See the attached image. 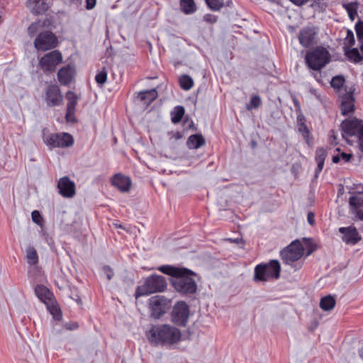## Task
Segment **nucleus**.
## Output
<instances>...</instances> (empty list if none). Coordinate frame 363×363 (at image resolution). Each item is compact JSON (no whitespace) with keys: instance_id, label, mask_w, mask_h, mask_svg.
I'll use <instances>...</instances> for the list:
<instances>
[{"instance_id":"f257e3e1","label":"nucleus","mask_w":363,"mask_h":363,"mask_svg":"<svg viewBox=\"0 0 363 363\" xmlns=\"http://www.w3.org/2000/svg\"><path fill=\"white\" fill-rule=\"evenodd\" d=\"M158 270L172 276L170 282L177 291L184 294H192L196 291L197 284L191 277L195 274L192 271L169 265L161 266Z\"/></svg>"},{"instance_id":"f03ea898","label":"nucleus","mask_w":363,"mask_h":363,"mask_svg":"<svg viewBox=\"0 0 363 363\" xmlns=\"http://www.w3.org/2000/svg\"><path fill=\"white\" fill-rule=\"evenodd\" d=\"M149 341L154 345L172 346L182 338L180 330L169 325H153L146 333Z\"/></svg>"},{"instance_id":"7ed1b4c3","label":"nucleus","mask_w":363,"mask_h":363,"mask_svg":"<svg viewBox=\"0 0 363 363\" xmlns=\"http://www.w3.org/2000/svg\"><path fill=\"white\" fill-rule=\"evenodd\" d=\"M46 26L48 25L45 21H38L33 23L28 28L30 37L38 34L33 44L38 51H47L57 45V38L55 34L50 30H44Z\"/></svg>"},{"instance_id":"20e7f679","label":"nucleus","mask_w":363,"mask_h":363,"mask_svg":"<svg viewBox=\"0 0 363 363\" xmlns=\"http://www.w3.org/2000/svg\"><path fill=\"white\" fill-rule=\"evenodd\" d=\"M167 287L165 278L161 275L152 274L145 279L135 291V298L148 296L151 294L162 292Z\"/></svg>"},{"instance_id":"39448f33","label":"nucleus","mask_w":363,"mask_h":363,"mask_svg":"<svg viewBox=\"0 0 363 363\" xmlns=\"http://www.w3.org/2000/svg\"><path fill=\"white\" fill-rule=\"evenodd\" d=\"M281 266L276 259L268 263L257 264L254 269V281L255 282H267L273 279H278L280 275Z\"/></svg>"},{"instance_id":"423d86ee","label":"nucleus","mask_w":363,"mask_h":363,"mask_svg":"<svg viewBox=\"0 0 363 363\" xmlns=\"http://www.w3.org/2000/svg\"><path fill=\"white\" fill-rule=\"evenodd\" d=\"M330 55L323 47H317L306 52L305 60L309 68L313 70H320L329 62Z\"/></svg>"},{"instance_id":"0eeeda50","label":"nucleus","mask_w":363,"mask_h":363,"mask_svg":"<svg viewBox=\"0 0 363 363\" xmlns=\"http://www.w3.org/2000/svg\"><path fill=\"white\" fill-rule=\"evenodd\" d=\"M43 141L50 149L67 147L74 143L72 136L66 133L44 135Z\"/></svg>"},{"instance_id":"6e6552de","label":"nucleus","mask_w":363,"mask_h":363,"mask_svg":"<svg viewBox=\"0 0 363 363\" xmlns=\"http://www.w3.org/2000/svg\"><path fill=\"white\" fill-rule=\"evenodd\" d=\"M304 253L303 244L299 240L292 242L287 247L283 250L281 255L286 264L299 259Z\"/></svg>"},{"instance_id":"1a4fd4ad","label":"nucleus","mask_w":363,"mask_h":363,"mask_svg":"<svg viewBox=\"0 0 363 363\" xmlns=\"http://www.w3.org/2000/svg\"><path fill=\"white\" fill-rule=\"evenodd\" d=\"M62 56L57 50L45 54L39 60V67L45 72H52L62 62Z\"/></svg>"},{"instance_id":"9d476101","label":"nucleus","mask_w":363,"mask_h":363,"mask_svg":"<svg viewBox=\"0 0 363 363\" xmlns=\"http://www.w3.org/2000/svg\"><path fill=\"white\" fill-rule=\"evenodd\" d=\"M342 135L347 140L349 137L357 135L363 130V121L357 118H348L341 124Z\"/></svg>"},{"instance_id":"9b49d317","label":"nucleus","mask_w":363,"mask_h":363,"mask_svg":"<svg viewBox=\"0 0 363 363\" xmlns=\"http://www.w3.org/2000/svg\"><path fill=\"white\" fill-rule=\"evenodd\" d=\"M189 316L188 305L184 301L177 303L173 308L172 318V321L179 325H185Z\"/></svg>"},{"instance_id":"f8f14e48","label":"nucleus","mask_w":363,"mask_h":363,"mask_svg":"<svg viewBox=\"0 0 363 363\" xmlns=\"http://www.w3.org/2000/svg\"><path fill=\"white\" fill-rule=\"evenodd\" d=\"M151 309V315L155 318H160L165 313L168 308V301L160 296H152L149 300Z\"/></svg>"},{"instance_id":"ddd939ff","label":"nucleus","mask_w":363,"mask_h":363,"mask_svg":"<svg viewBox=\"0 0 363 363\" xmlns=\"http://www.w3.org/2000/svg\"><path fill=\"white\" fill-rule=\"evenodd\" d=\"M45 101L48 106H58L63 102V96L57 85H50L45 92Z\"/></svg>"},{"instance_id":"4468645a","label":"nucleus","mask_w":363,"mask_h":363,"mask_svg":"<svg viewBox=\"0 0 363 363\" xmlns=\"http://www.w3.org/2000/svg\"><path fill=\"white\" fill-rule=\"evenodd\" d=\"M57 188L63 197L72 198L75 195V184L67 177H64L58 181Z\"/></svg>"},{"instance_id":"2eb2a0df","label":"nucleus","mask_w":363,"mask_h":363,"mask_svg":"<svg viewBox=\"0 0 363 363\" xmlns=\"http://www.w3.org/2000/svg\"><path fill=\"white\" fill-rule=\"evenodd\" d=\"M65 97L67 100V113L65 118L67 122H74L75 108L79 100V97L77 94H75L73 91H69L66 93Z\"/></svg>"},{"instance_id":"dca6fc26","label":"nucleus","mask_w":363,"mask_h":363,"mask_svg":"<svg viewBox=\"0 0 363 363\" xmlns=\"http://www.w3.org/2000/svg\"><path fill=\"white\" fill-rule=\"evenodd\" d=\"M339 232L342 234V240L347 244L354 245L361 240L357 229L354 227H342L339 228Z\"/></svg>"},{"instance_id":"f3484780","label":"nucleus","mask_w":363,"mask_h":363,"mask_svg":"<svg viewBox=\"0 0 363 363\" xmlns=\"http://www.w3.org/2000/svg\"><path fill=\"white\" fill-rule=\"evenodd\" d=\"M341 113L344 116H347L354 112V98L351 91L341 96Z\"/></svg>"},{"instance_id":"a211bd4d","label":"nucleus","mask_w":363,"mask_h":363,"mask_svg":"<svg viewBox=\"0 0 363 363\" xmlns=\"http://www.w3.org/2000/svg\"><path fill=\"white\" fill-rule=\"evenodd\" d=\"M316 32L313 28H304L299 33L298 40L304 48L311 46L314 42Z\"/></svg>"},{"instance_id":"6ab92c4d","label":"nucleus","mask_w":363,"mask_h":363,"mask_svg":"<svg viewBox=\"0 0 363 363\" xmlns=\"http://www.w3.org/2000/svg\"><path fill=\"white\" fill-rule=\"evenodd\" d=\"M111 183L123 192L128 191L131 186L130 178L121 174H115L111 179Z\"/></svg>"},{"instance_id":"aec40b11","label":"nucleus","mask_w":363,"mask_h":363,"mask_svg":"<svg viewBox=\"0 0 363 363\" xmlns=\"http://www.w3.org/2000/svg\"><path fill=\"white\" fill-rule=\"evenodd\" d=\"M75 70L72 66L68 65L60 69L57 72V78L62 85H68L73 80Z\"/></svg>"},{"instance_id":"412c9836","label":"nucleus","mask_w":363,"mask_h":363,"mask_svg":"<svg viewBox=\"0 0 363 363\" xmlns=\"http://www.w3.org/2000/svg\"><path fill=\"white\" fill-rule=\"evenodd\" d=\"M27 6L32 13L40 14L48 9L49 4L46 0H28Z\"/></svg>"},{"instance_id":"4be33fe9","label":"nucleus","mask_w":363,"mask_h":363,"mask_svg":"<svg viewBox=\"0 0 363 363\" xmlns=\"http://www.w3.org/2000/svg\"><path fill=\"white\" fill-rule=\"evenodd\" d=\"M349 203L352 212L363 220V199L359 196H353L350 198Z\"/></svg>"},{"instance_id":"5701e85b","label":"nucleus","mask_w":363,"mask_h":363,"mask_svg":"<svg viewBox=\"0 0 363 363\" xmlns=\"http://www.w3.org/2000/svg\"><path fill=\"white\" fill-rule=\"evenodd\" d=\"M35 292L38 298L45 305L50 304L51 301L55 300L52 293L43 285L37 286Z\"/></svg>"},{"instance_id":"b1692460","label":"nucleus","mask_w":363,"mask_h":363,"mask_svg":"<svg viewBox=\"0 0 363 363\" xmlns=\"http://www.w3.org/2000/svg\"><path fill=\"white\" fill-rule=\"evenodd\" d=\"M157 97V91L155 89L138 93V98L147 106L150 104Z\"/></svg>"},{"instance_id":"393cba45","label":"nucleus","mask_w":363,"mask_h":363,"mask_svg":"<svg viewBox=\"0 0 363 363\" xmlns=\"http://www.w3.org/2000/svg\"><path fill=\"white\" fill-rule=\"evenodd\" d=\"M205 144V139L201 135H191L187 140V145L190 149H198Z\"/></svg>"},{"instance_id":"a878e982","label":"nucleus","mask_w":363,"mask_h":363,"mask_svg":"<svg viewBox=\"0 0 363 363\" xmlns=\"http://www.w3.org/2000/svg\"><path fill=\"white\" fill-rule=\"evenodd\" d=\"M335 298L330 295L323 297L320 301V307L323 311H331L335 306Z\"/></svg>"},{"instance_id":"bb28decb","label":"nucleus","mask_w":363,"mask_h":363,"mask_svg":"<svg viewBox=\"0 0 363 363\" xmlns=\"http://www.w3.org/2000/svg\"><path fill=\"white\" fill-rule=\"evenodd\" d=\"M181 10L186 14H191L196 11V6L194 0H180Z\"/></svg>"},{"instance_id":"cd10ccee","label":"nucleus","mask_w":363,"mask_h":363,"mask_svg":"<svg viewBox=\"0 0 363 363\" xmlns=\"http://www.w3.org/2000/svg\"><path fill=\"white\" fill-rule=\"evenodd\" d=\"M26 259L29 265H35L38 262V256L36 250L33 247H28L26 250Z\"/></svg>"},{"instance_id":"c85d7f7f","label":"nucleus","mask_w":363,"mask_h":363,"mask_svg":"<svg viewBox=\"0 0 363 363\" xmlns=\"http://www.w3.org/2000/svg\"><path fill=\"white\" fill-rule=\"evenodd\" d=\"M208 7L213 11H219L225 6H228L230 0H205Z\"/></svg>"},{"instance_id":"c756f323","label":"nucleus","mask_w":363,"mask_h":363,"mask_svg":"<svg viewBox=\"0 0 363 363\" xmlns=\"http://www.w3.org/2000/svg\"><path fill=\"white\" fill-rule=\"evenodd\" d=\"M344 8L347 11L350 18L354 21L357 16L358 4L357 2H350L343 4Z\"/></svg>"},{"instance_id":"7c9ffc66","label":"nucleus","mask_w":363,"mask_h":363,"mask_svg":"<svg viewBox=\"0 0 363 363\" xmlns=\"http://www.w3.org/2000/svg\"><path fill=\"white\" fill-rule=\"evenodd\" d=\"M298 131L302 134L308 144H311L313 142V138L311 135L307 126L304 123L301 122V119H298Z\"/></svg>"},{"instance_id":"2f4dec72","label":"nucleus","mask_w":363,"mask_h":363,"mask_svg":"<svg viewBox=\"0 0 363 363\" xmlns=\"http://www.w3.org/2000/svg\"><path fill=\"white\" fill-rule=\"evenodd\" d=\"M184 112L185 111L183 106H176L171 113L172 123H179L182 120Z\"/></svg>"},{"instance_id":"473e14b6","label":"nucleus","mask_w":363,"mask_h":363,"mask_svg":"<svg viewBox=\"0 0 363 363\" xmlns=\"http://www.w3.org/2000/svg\"><path fill=\"white\" fill-rule=\"evenodd\" d=\"M337 151L340 152V149L337 148ZM352 154L345 152H338L337 155L333 157V162L334 163H338L342 162L343 163H347L350 162Z\"/></svg>"},{"instance_id":"72a5a7b5","label":"nucleus","mask_w":363,"mask_h":363,"mask_svg":"<svg viewBox=\"0 0 363 363\" xmlns=\"http://www.w3.org/2000/svg\"><path fill=\"white\" fill-rule=\"evenodd\" d=\"M181 87L184 90H189L194 85L193 79L187 75H183L179 78Z\"/></svg>"},{"instance_id":"f704fd0d","label":"nucleus","mask_w":363,"mask_h":363,"mask_svg":"<svg viewBox=\"0 0 363 363\" xmlns=\"http://www.w3.org/2000/svg\"><path fill=\"white\" fill-rule=\"evenodd\" d=\"M46 306L50 313L55 319H59L60 318V311L56 303L55 300L51 301L50 304H46Z\"/></svg>"},{"instance_id":"c9c22d12","label":"nucleus","mask_w":363,"mask_h":363,"mask_svg":"<svg viewBox=\"0 0 363 363\" xmlns=\"http://www.w3.org/2000/svg\"><path fill=\"white\" fill-rule=\"evenodd\" d=\"M347 56L350 58V60L354 62H359L362 60V57L359 54V51L356 48H352L347 51Z\"/></svg>"},{"instance_id":"e433bc0d","label":"nucleus","mask_w":363,"mask_h":363,"mask_svg":"<svg viewBox=\"0 0 363 363\" xmlns=\"http://www.w3.org/2000/svg\"><path fill=\"white\" fill-rule=\"evenodd\" d=\"M31 218H32V220L35 224L39 225L40 228H43L44 224H45L44 219L38 211H37V210L33 211L31 213Z\"/></svg>"},{"instance_id":"4c0bfd02","label":"nucleus","mask_w":363,"mask_h":363,"mask_svg":"<svg viewBox=\"0 0 363 363\" xmlns=\"http://www.w3.org/2000/svg\"><path fill=\"white\" fill-rule=\"evenodd\" d=\"M261 104V99L259 96H253L249 104H247V109L250 111L252 109L257 108Z\"/></svg>"},{"instance_id":"58836bf2","label":"nucleus","mask_w":363,"mask_h":363,"mask_svg":"<svg viewBox=\"0 0 363 363\" xmlns=\"http://www.w3.org/2000/svg\"><path fill=\"white\" fill-rule=\"evenodd\" d=\"M107 79V72L104 69L103 70L98 72L95 77V80L96 83L102 86Z\"/></svg>"},{"instance_id":"ea45409f","label":"nucleus","mask_w":363,"mask_h":363,"mask_svg":"<svg viewBox=\"0 0 363 363\" xmlns=\"http://www.w3.org/2000/svg\"><path fill=\"white\" fill-rule=\"evenodd\" d=\"M345 79L342 77L336 76L331 80V86L335 89L340 88L344 84Z\"/></svg>"},{"instance_id":"a19ab883","label":"nucleus","mask_w":363,"mask_h":363,"mask_svg":"<svg viewBox=\"0 0 363 363\" xmlns=\"http://www.w3.org/2000/svg\"><path fill=\"white\" fill-rule=\"evenodd\" d=\"M326 157V152L323 148H319L315 152L316 162H325Z\"/></svg>"},{"instance_id":"79ce46f5","label":"nucleus","mask_w":363,"mask_h":363,"mask_svg":"<svg viewBox=\"0 0 363 363\" xmlns=\"http://www.w3.org/2000/svg\"><path fill=\"white\" fill-rule=\"evenodd\" d=\"M355 30L357 37L361 39L363 38V23L359 22L355 26Z\"/></svg>"},{"instance_id":"37998d69","label":"nucleus","mask_w":363,"mask_h":363,"mask_svg":"<svg viewBox=\"0 0 363 363\" xmlns=\"http://www.w3.org/2000/svg\"><path fill=\"white\" fill-rule=\"evenodd\" d=\"M103 272H104V274L106 276L107 279L109 280L113 276V272L112 269L108 266H105L103 267Z\"/></svg>"},{"instance_id":"c03bdc74","label":"nucleus","mask_w":363,"mask_h":363,"mask_svg":"<svg viewBox=\"0 0 363 363\" xmlns=\"http://www.w3.org/2000/svg\"><path fill=\"white\" fill-rule=\"evenodd\" d=\"M332 1V0H315V4L321 9H325Z\"/></svg>"},{"instance_id":"a18cd8bd","label":"nucleus","mask_w":363,"mask_h":363,"mask_svg":"<svg viewBox=\"0 0 363 363\" xmlns=\"http://www.w3.org/2000/svg\"><path fill=\"white\" fill-rule=\"evenodd\" d=\"M307 220L311 225H313L315 223V215L312 212H309L307 216Z\"/></svg>"},{"instance_id":"49530a36","label":"nucleus","mask_w":363,"mask_h":363,"mask_svg":"<svg viewBox=\"0 0 363 363\" xmlns=\"http://www.w3.org/2000/svg\"><path fill=\"white\" fill-rule=\"evenodd\" d=\"M96 0H86V8L87 9H92L96 5Z\"/></svg>"},{"instance_id":"de8ad7c7","label":"nucleus","mask_w":363,"mask_h":363,"mask_svg":"<svg viewBox=\"0 0 363 363\" xmlns=\"http://www.w3.org/2000/svg\"><path fill=\"white\" fill-rule=\"evenodd\" d=\"M309 0H290L296 6H301L307 3Z\"/></svg>"},{"instance_id":"09e8293b","label":"nucleus","mask_w":363,"mask_h":363,"mask_svg":"<svg viewBox=\"0 0 363 363\" xmlns=\"http://www.w3.org/2000/svg\"><path fill=\"white\" fill-rule=\"evenodd\" d=\"M361 156L359 158H354L352 156V159L350 162H351L352 165L357 166L359 164Z\"/></svg>"},{"instance_id":"8fccbe9b","label":"nucleus","mask_w":363,"mask_h":363,"mask_svg":"<svg viewBox=\"0 0 363 363\" xmlns=\"http://www.w3.org/2000/svg\"><path fill=\"white\" fill-rule=\"evenodd\" d=\"M204 19L205 21H209V22H211V23H214L216 21V19L214 16H212L211 15H206L204 16Z\"/></svg>"},{"instance_id":"3c124183","label":"nucleus","mask_w":363,"mask_h":363,"mask_svg":"<svg viewBox=\"0 0 363 363\" xmlns=\"http://www.w3.org/2000/svg\"><path fill=\"white\" fill-rule=\"evenodd\" d=\"M317 164H318V167H317V171L318 172H321L323 168V166H324V162H317Z\"/></svg>"},{"instance_id":"603ef678","label":"nucleus","mask_w":363,"mask_h":363,"mask_svg":"<svg viewBox=\"0 0 363 363\" xmlns=\"http://www.w3.org/2000/svg\"><path fill=\"white\" fill-rule=\"evenodd\" d=\"M330 138L333 139V140L331 141L332 143H335L336 136L335 135L334 131H331V133H330Z\"/></svg>"},{"instance_id":"864d4df0","label":"nucleus","mask_w":363,"mask_h":363,"mask_svg":"<svg viewBox=\"0 0 363 363\" xmlns=\"http://www.w3.org/2000/svg\"><path fill=\"white\" fill-rule=\"evenodd\" d=\"M360 49H361L362 52L363 53V41L361 43Z\"/></svg>"},{"instance_id":"5fc2aeb1","label":"nucleus","mask_w":363,"mask_h":363,"mask_svg":"<svg viewBox=\"0 0 363 363\" xmlns=\"http://www.w3.org/2000/svg\"><path fill=\"white\" fill-rule=\"evenodd\" d=\"M312 251H313V250H310V251H308V255H310V254L312 252Z\"/></svg>"},{"instance_id":"6e6d98bb","label":"nucleus","mask_w":363,"mask_h":363,"mask_svg":"<svg viewBox=\"0 0 363 363\" xmlns=\"http://www.w3.org/2000/svg\"><path fill=\"white\" fill-rule=\"evenodd\" d=\"M354 35L352 34V40L354 41Z\"/></svg>"}]
</instances>
